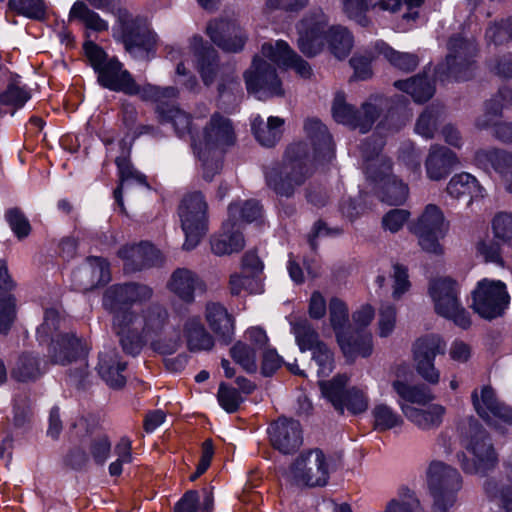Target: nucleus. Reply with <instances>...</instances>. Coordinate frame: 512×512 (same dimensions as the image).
Returning <instances> with one entry per match:
<instances>
[{
  "label": "nucleus",
  "instance_id": "obj_1",
  "mask_svg": "<svg viewBox=\"0 0 512 512\" xmlns=\"http://www.w3.org/2000/svg\"><path fill=\"white\" fill-rule=\"evenodd\" d=\"M85 54L97 73L98 83L111 91L122 92L129 96H139L141 100H158L165 96H174L172 88H161L152 84L139 85L123 64L115 57L109 58L106 52L94 42L84 44Z\"/></svg>",
  "mask_w": 512,
  "mask_h": 512
},
{
  "label": "nucleus",
  "instance_id": "obj_2",
  "mask_svg": "<svg viewBox=\"0 0 512 512\" xmlns=\"http://www.w3.org/2000/svg\"><path fill=\"white\" fill-rule=\"evenodd\" d=\"M308 144L297 142L289 145L283 165L274 164L265 169L268 187L277 195L291 197L295 188L301 186L312 175Z\"/></svg>",
  "mask_w": 512,
  "mask_h": 512
},
{
  "label": "nucleus",
  "instance_id": "obj_3",
  "mask_svg": "<svg viewBox=\"0 0 512 512\" xmlns=\"http://www.w3.org/2000/svg\"><path fill=\"white\" fill-rule=\"evenodd\" d=\"M458 431L463 446L470 451L475 461H466V455H457L461 462L462 469L467 473H486L497 463V456L489 435L473 417H468L459 423Z\"/></svg>",
  "mask_w": 512,
  "mask_h": 512
},
{
  "label": "nucleus",
  "instance_id": "obj_4",
  "mask_svg": "<svg viewBox=\"0 0 512 512\" xmlns=\"http://www.w3.org/2000/svg\"><path fill=\"white\" fill-rule=\"evenodd\" d=\"M448 53L444 63L437 66L435 74L440 81L454 79L468 80L472 77L478 53L477 44L472 37L462 34L452 35L447 43Z\"/></svg>",
  "mask_w": 512,
  "mask_h": 512
},
{
  "label": "nucleus",
  "instance_id": "obj_5",
  "mask_svg": "<svg viewBox=\"0 0 512 512\" xmlns=\"http://www.w3.org/2000/svg\"><path fill=\"white\" fill-rule=\"evenodd\" d=\"M208 204L200 191L184 195L178 207L181 227L185 234L183 249L192 250L208 229Z\"/></svg>",
  "mask_w": 512,
  "mask_h": 512
},
{
  "label": "nucleus",
  "instance_id": "obj_6",
  "mask_svg": "<svg viewBox=\"0 0 512 512\" xmlns=\"http://www.w3.org/2000/svg\"><path fill=\"white\" fill-rule=\"evenodd\" d=\"M427 475L433 512H447L455 504L456 494L462 487L459 472L443 462H432Z\"/></svg>",
  "mask_w": 512,
  "mask_h": 512
},
{
  "label": "nucleus",
  "instance_id": "obj_7",
  "mask_svg": "<svg viewBox=\"0 0 512 512\" xmlns=\"http://www.w3.org/2000/svg\"><path fill=\"white\" fill-rule=\"evenodd\" d=\"M449 224L446 222L441 209L428 204L418 219L410 226L411 232L418 238V244L423 251L440 256L444 247L440 243L448 232Z\"/></svg>",
  "mask_w": 512,
  "mask_h": 512
},
{
  "label": "nucleus",
  "instance_id": "obj_8",
  "mask_svg": "<svg viewBox=\"0 0 512 512\" xmlns=\"http://www.w3.org/2000/svg\"><path fill=\"white\" fill-rule=\"evenodd\" d=\"M458 293V284L451 278L435 279L429 285V294L433 299L436 313L467 329L471 325V320L469 313L459 302Z\"/></svg>",
  "mask_w": 512,
  "mask_h": 512
},
{
  "label": "nucleus",
  "instance_id": "obj_9",
  "mask_svg": "<svg viewBox=\"0 0 512 512\" xmlns=\"http://www.w3.org/2000/svg\"><path fill=\"white\" fill-rule=\"evenodd\" d=\"M509 302L506 285L500 280L482 279L472 291L471 308L486 320L502 316Z\"/></svg>",
  "mask_w": 512,
  "mask_h": 512
},
{
  "label": "nucleus",
  "instance_id": "obj_10",
  "mask_svg": "<svg viewBox=\"0 0 512 512\" xmlns=\"http://www.w3.org/2000/svg\"><path fill=\"white\" fill-rule=\"evenodd\" d=\"M289 477L293 484L300 487L326 485L329 470L324 453L314 449L300 454L289 468Z\"/></svg>",
  "mask_w": 512,
  "mask_h": 512
},
{
  "label": "nucleus",
  "instance_id": "obj_11",
  "mask_svg": "<svg viewBox=\"0 0 512 512\" xmlns=\"http://www.w3.org/2000/svg\"><path fill=\"white\" fill-rule=\"evenodd\" d=\"M348 380L347 375L340 374L330 381H320L319 386L324 397L340 414L344 413V409L353 415L361 414L368 408V398L356 387L346 390Z\"/></svg>",
  "mask_w": 512,
  "mask_h": 512
},
{
  "label": "nucleus",
  "instance_id": "obj_12",
  "mask_svg": "<svg viewBox=\"0 0 512 512\" xmlns=\"http://www.w3.org/2000/svg\"><path fill=\"white\" fill-rule=\"evenodd\" d=\"M206 33L215 45L232 53L242 51L248 39L238 21V15L232 10L224 11L219 18L210 21Z\"/></svg>",
  "mask_w": 512,
  "mask_h": 512
},
{
  "label": "nucleus",
  "instance_id": "obj_13",
  "mask_svg": "<svg viewBox=\"0 0 512 512\" xmlns=\"http://www.w3.org/2000/svg\"><path fill=\"white\" fill-rule=\"evenodd\" d=\"M110 314L112 315V330L119 338L124 353L131 356L138 355L144 345L141 313L131 308Z\"/></svg>",
  "mask_w": 512,
  "mask_h": 512
},
{
  "label": "nucleus",
  "instance_id": "obj_14",
  "mask_svg": "<svg viewBox=\"0 0 512 512\" xmlns=\"http://www.w3.org/2000/svg\"><path fill=\"white\" fill-rule=\"evenodd\" d=\"M244 79L247 91L256 94L258 99L284 95L276 69L258 56L254 57L251 67L244 73Z\"/></svg>",
  "mask_w": 512,
  "mask_h": 512
},
{
  "label": "nucleus",
  "instance_id": "obj_15",
  "mask_svg": "<svg viewBox=\"0 0 512 512\" xmlns=\"http://www.w3.org/2000/svg\"><path fill=\"white\" fill-rule=\"evenodd\" d=\"M445 352L446 343L435 334L420 337L413 344L416 371L428 383L435 385L439 382L440 372L434 366V359Z\"/></svg>",
  "mask_w": 512,
  "mask_h": 512
},
{
  "label": "nucleus",
  "instance_id": "obj_16",
  "mask_svg": "<svg viewBox=\"0 0 512 512\" xmlns=\"http://www.w3.org/2000/svg\"><path fill=\"white\" fill-rule=\"evenodd\" d=\"M332 115L336 122L366 133L379 117L380 110L376 105L368 102L363 103L360 110H356L346 102L343 93H337L332 104Z\"/></svg>",
  "mask_w": 512,
  "mask_h": 512
},
{
  "label": "nucleus",
  "instance_id": "obj_17",
  "mask_svg": "<svg viewBox=\"0 0 512 512\" xmlns=\"http://www.w3.org/2000/svg\"><path fill=\"white\" fill-rule=\"evenodd\" d=\"M328 21L320 8L312 9L300 21L298 47L308 57L317 55L323 48Z\"/></svg>",
  "mask_w": 512,
  "mask_h": 512
},
{
  "label": "nucleus",
  "instance_id": "obj_18",
  "mask_svg": "<svg viewBox=\"0 0 512 512\" xmlns=\"http://www.w3.org/2000/svg\"><path fill=\"white\" fill-rule=\"evenodd\" d=\"M382 170H376V163L367 168V178L377 185V194L381 201L390 205L402 204L408 196V187L394 175L390 159H379Z\"/></svg>",
  "mask_w": 512,
  "mask_h": 512
},
{
  "label": "nucleus",
  "instance_id": "obj_19",
  "mask_svg": "<svg viewBox=\"0 0 512 512\" xmlns=\"http://www.w3.org/2000/svg\"><path fill=\"white\" fill-rule=\"evenodd\" d=\"M153 290L145 284L128 282L108 287L103 295V307L109 313L131 309L132 305L148 301Z\"/></svg>",
  "mask_w": 512,
  "mask_h": 512
},
{
  "label": "nucleus",
  "instance_id": "obj_20",
  "mask_svg": "<svg viewBox=\"0 0 512 512\" xmlns=\"http://www.w3.org/2000/svg\"><path fill=\"white\" fill-rule=\"evenodd\" d=\"M471 400L477 414L488 425L496 427L498 421L512 425V409L498 400L491 386H483L480 391L473 390Z\"/></svg>",
  "mask_w": 512,
  "mask_h": 512
},
{
  "label": "nucleus",
  "instance_id": "obj_21",
  "mask_svg": "<svg viewBox=\"0 0 512 512\" xmlns=\"http://www.w3.org/2000/svg\"><path fill=\"white\" fill-rule=\"evenodd\" d=\"M118 21L121 25V40L128 52L131 53L135 48L149 49L154 43L145 18L133 16L126 9H119Z\"/></svg>",
  "mask_w": 512,
  "mask_h": 512
},
{
  "label": "nucleus",
  "instance_id": "obj_22",
  "mask_svg": "<svg viewBox=\"0 0 512 512\" xmlns=\"http://www.w3.org/2000/svg\"><path fill=\"white\" fill-rule=\"evenodd\" d=\"M474 161L485 171L493 170L504 189L512 193V152L498 148L480 149L476 151Z\"/></svg>",
  "mask_w": 512,
  "mask_h": 512
},
{
  "label": "nucleus",
  "instance_id": "obj_23",
  "mask_svg": "<svg viewBox=\"0 0 512 512\" xmlns=\"http://www.w3.org/2000/svg\"><path fill=\"white\" fill-rule=\"evenodd\" d=\"M268 432L272 446L283 454L296 452L303 443L302 427L292 418L279 417Z\"/></svg>",
  "mask_w": 512,
  "mask_h": 512
},
{
  "label": "nucleus",
  "instance_id": "obj_24",
  "mask_svg": "<svg viewBox=\"0 0 512 512\" xmlns=\"http://www.w3.org/2000/svg\"><path fill=\"white\" fill-rule=\"evenodd\" d=\"M76 289L87 292L110 281L109 265L101 257H88L86 262L72 273Z\"/></svg>",
  "mask_w": 512,
  "mask_h": 512
},
{
  "label": "nucleus",
  "instance_id": "obj_25",
  "mask_svg": "<svg viewBox=\"0 0 512 512\" xmlns=\"http://www.w3.org/2000/svg\"><path fill=\"white\" fill-rule=\"evenodd\" d=\"M261 53L279 67L294 69L303 78H310L312 75L309 63L293 51L285 41L279 40L275 44L264 43Z\"/></svg>",
  "mask_w": 512,
  "mask_h": 512
},
{
  "label": "nucleus",
  "instance_id": "obj_26",
  "mask_svg": "<svg viewBox=\"0 0 512 512\" xmlns=\"http://www.w3.org/2000/svg\"><path fill=\"white\" fill-rule=\"evenodd\" d=\"M234 127L229 118L214 113L204 129V142L201 147L224 151L235 143Z\"/></svg>",
  "mask_w": 512,
  "mask_h": 512
},
{
  "label": "nucleus",
  "instance_id": "obj_27",
  "mask_svg": "<svg viewBox=\"0 0 512 512\" xmlns=\"http://www.w3.org/2000/svg\"><path fill=\"white\" fill-rule=\"evenodd\" d=\"M175 90L174 96L161 97L158 100H151L155 102L156 112L161 123H171L174 127L176 134L183 137L191 132V116L178 106L170 104V101L178 97L179 91L176 87L168 86Z\"/></svg>",
  "mask_w": 512,
  "mask_h": 512
},
{
  "label": "nucleus",
  "instance_id": "obj_28",
  "mask_svg": "<svg viewBox=\"0 0 512 512\" xmlns=\"http://www.w3.org/2000/svg\"><path fill=\"white\" fill-rule=\"evenodd\" d=\"M190 48L196 57L197 69L203 83L211 86L220 71L217 51L212 46L204 44L203 38L198 35L190 39Z\"/></svg>",
  "mask_w": 512,
  "mask_h": 512
},
{
  "label": "nucleus",
  "instance_id": "obj_29",
  "mask_svg": "<svg viewBox=\"0 0 512 512\" xmlns=\"http://www.w3.org/2000/svg\"><path fill=\"white\" fill-rule=\"evenodd\" d=\"M84 355L81 339L73 333L59 334L51 340L47 357L52 364L67 365Z\"/></svg>",
  "mask_w": 512,
  "mask_h": 512
},
{
  "label": "nucleus",
  "instance_id": "obj_30",
  "mask_svg": "<svg viewBox=\"0 0 512 512\" xmlns=\"http://www.w3.org/2000/svg\"><path fill=\"white\" fill-rule=\"evenodd\" d=\"M118 256L124 261V270L127 272L153 266L160 259L159 251L148 242L125 245L119 249Z\"/></svg>",
  "mask_w": 512,
  "mask_h": 512
},
{
  "label": "nucleus",
  "instance_id": "obj_31",
  "mask_svg": "<svg viewBox=\"0 0 512 512\" xmlns=\"http://www.w3.org/2000/svg\"><path fill=\"white\" fill-rule=\"evenodd\" d=\"M336 337L342 352L348 358L368 357L372 353V335L365 329L348 326L346 330L339 331Z\"/></svg>",
  "mask_w": 512,
  "mask_h": 512
},
{
  "label": "nucleus",
  "instance_id": "obj_32",
  "mask_svg": "<svg viewBox=\"0 0 512 512\" xmlns=\"http://www.w3.org/2000/svg\"><path fill=\"white\" fill-rule=\"evenodd\" d=\"M126 362L120 359L119 353L114 347H106L99 354L98 373L101 378L114 389L122 388L126 383L123 371Z\"/></svg>",
  "mask_w": 512,
  "mask_h": 512
},
{
  "label": "nucleus",
  "instance_id": "obj_33",
  "mask_svg": "<svg viewBox=\"0 0 512 512\" xmlns=\"http://www.w3.org/2000/svg\"><path fill=\"white\" fill-rule=\"evenodd\" d=\"M167 287L183 302L192 303L195 291L204 290L205 284L196 272L182 267L172 272Z\"/></svg>",
  "mask_w": 512,
  "mask_h": 512
},
{
  "label": "nucleus",
  "instance_id": "obj_34",
  "mask_svg": "<svg viewBox=\"0 0 512 512\" xmlns=\"http://www.w3.org/2000/svg\"><path fill=\"white\" fill-rule=\"evenodd\" d=\"M206 321L218 340L228 345L234 337V320L227 309L220 303L210 302L206 305Z\"/></svg>",
  "mask_w": 512,
  "mask_h": 512
},
{
  "label": "nucleus",
  "instance_id": "obj_35",
  "mask_svg": "<svg viewBox=\"0 0 512 512\" xmlns=\"http://www.w3.org/2000/svg\"><path fill=\"white\" fill-rule=\"evenodd\" d=\"M456 163V155L450 149L432 145L425 161L427 177L433 181L446 178Z\"/></svg>",
  "mask_w": 512,
  "mask_h": 512
},
{
  "label": "nucleus",
  "instance_id": "obj_36",
  "mask_svg": "<svg viewBox=\"0 0 512 512\" xmlns=\"http://www.w3.org/2000/svg\"><path fill=\"white\" fill-rule=\"evenodd\" d=\"M304 129L314 147V160L329 161L333 157L332 137L318 119H307Z\"/></svg>",
  "mask_w": 512,
  "mask_h": 512
},
{
  "label": "nucleus",
  "instance_id": "obj_37",
  "mask_svg": "<svg viewBox=\"0 0 512 512\" xmlns=\"http://www.w3.org/2000/svg\"><path fill=\"white\" fill-rule=\"evenodd\" d=\"M233 222L227 219L222 225V232L210 240L211 251L217 256L238 253L244 248V238L239 227H231Z\"/></svg>",
  "mask_w": 512,
  "mask_h": 512
},
{
  "label": "nucleus",
  "instance_id": "obj_38",
  "mask_svg": "<svg viewBox=\"0 0 512 512\" xmlns=\"http://www.w3.org/2000/svg\"><path fill=\"white\" fill-rule=\"evenodd\" d=\"M183 336L190 352L209 351L214 347V338L199 317H190L184 322Z\"/></svg>",
  "mask_w": 512,
  "mask_h": 512
},
{
  "label": "nucleus",
  "instance_id": "obj_39",
  "mask_svg": "<svg viewBox=\"0 0 512 512\" xmlns=\"http://www.w3.org/2000/svg\"><path fill=\"white\" fill-rule=\"evenodd\" d=\"M400 407L405 417L422 430L438 428L445 413V408L438 404L430 405L427 409L402 403H400Z\"/></svg>",
  "mask_w": 512,
  "mask_h": 512
},
{
  "label": "nucleus",
  "instance_id": "obj_40",
  "mask_svg": "<svg viewBox=\"0 0 512 512\" xmlns=\"http://www.w3.org/2000/svg\"><path fill=\"white\" fill-rule=\"evenodd\" d=\"M284 119L271 116L265 123L261 116H256L251 129L256 140L264 147H273L282 137Z\"/></svg>",
  "mask_w": 512,
  "mask_h": 512
},
{
  "label": "nucleus",
  "instance_id": "obj_41",
  "mask_svg": "<svg viewBox=\"0 0 512 512\" xmlns=\"http://www.w3.org/2000/svg\"><path fill=\"white\" fill-rule=\"evenodd\" d=\"M394 86L409 94L417 103L428 101L435 93L434 83L426 74H418L406 80H397Z\"/></svg>",
  "mask_w": 512,
  "mask_h": 512
},
{
  "label": "nucleus",
  "instance_id": "obj_42",
  "mask_svg": "<svg viewBox=\"0 0 512 512\" xmlns=\"http://www.w3.org/2000/svg\"><path fill=\"white\" fill-rule=\"evenodd\" d=\"M392 388L400 398L399 404L426 405L434 400L430 388L424 384L411 385L401 380H395L392 382Z\"/></svg>",
  "mask_w": 512,
  "mask_h": 512
},
{
  "label": "nucleus",
  "instance_id": "obj_43",
  "mask_svg": "<svg viewBox=\"0 0 512 512\" xmlns=\"http://www.w3.org/2000/svg\"><path fill=\"white\" fill-rule=\"evenodd\" d=\"M218 98L226 105H237L243 96V90L238 77L233 69L221 71L220 81L217 87Z\"/></svg>",
  "mask_w": 512,
  "mask_h": 512
},
{
  "label": "nucleus",
  "instance_id": "obj_44",
  "mask_svg": "<svg viewBox=\"0 0 512 512\" xmlns=\"http://www.w3.org/2000/svg\"><path fill=\"white\" fill-rule=\"evenodd\" d=\"M446 190L451 197L455 199L469 198L470 202L473 197L480 195L481 187L474 176L463 172L450 179Z\"/></svg>",
  "mask_w": 512,
  "mask_h": 512
},
{
  "label": "nucleus",
  "instance_id": "obj_45",
  "mask_svg": "<svg viewBox=\"0 0 512 512\" xmlns=\"http://www.w3.org/2000/svg\"><path fill=\"white\" fill-rule=\"evenodd\" d=\"M292 332L295 335L296 343L299 349L304 352L312 350L318 344L323 343L320 340L318 332L306 318H294L291 322Z\"/></svg>",
  "mask_w": 512,
  "mask_h": 512
},
{
  "label": "nucleus",
  "instance_id": "obj_46",
  "mask_svg": "<svg viewBox=\"0 0 512 512\" xmlns=\"http://www.w3.org/2000/svg\"><path fill=\"white\" fill-rule=\"evenodd\" d=\"M375 48L393 67L403 72H411L419 64L417 55L396 51L384 42L377 43Z\"/></svg>",
  "mask_w": 512,
  "mask_h": 512
},
{
  "label": "nucleus",
  "instance_id": "obj_47",
  "mask_svg": "<svg viewBox=\"0 0 512 512\" xmlns=\"http://www.w3.org/2000/svg\"><path fill=\"white\" fill-rule=\"evenodd\" d=\"M262 207L256 200L243 203H232L228 207V219L233 222L231 227H239L242 222H253L261 216Z\"/></svg>",
  "mask_w": 512,
  "mask_h": 512
},
{
  "label": "nucleus",
  "instance_id": "obj_48",
  "mask_svg": "<svg viewBox=\"0 0 512 512\" xmlns=\"http://www.w3.org/2000/svg\"><path fill=\"white\" fill-rule=\"evenodd\" d=\"M141 315L144 341L145 338L160 333L168 321L167 310L158 304L150 305Z\"/></svg>",
  "mask_w": 512,
  "mask_h": 512
},
{
  "label": "nucleus",
  "instance_id": "obj_49",
  "mask_svg": "<svg viewBox=\"0 0 512 512\" xmlns=\"http://www.w3.org/2000/svg\"><path fill=\"white\" fill-rule=\"evenodd\" d=\"M69 17L70 19L79 20L87 29L96 32L108 30L107 22L103 20L98 13L88 8L82 1H77L73 4Z\"/></svg>",
  "mask_w": 512,
  "mask_h": 512
},
{
  "label": "nucleus",
  "instance_id": "obj_50",
  "mask_svg": "<svg viewBox=\"0 0 512 512\" xmlns=\"http://www.w3.org/2000/svg\"><path fill=\"white\" fill-rule=\"evenodd\" d=\"M42 373L39 359L31 353L20 355L12 369V377L21 382L36 380Z\"/></svg>",
  "mask_w": 512,
  "mask_h": 512
},
{
  "label": "nucleus",
  "instance_id": "obj_51",
  "mask_svg": "<svg viewBox=\"0 0 512 512\" xmlns=\"http://www.w3.org/2000/svg\"><path fill=\"white\" fill-rule=\"evenodd\" d=\"M328 41L331 52L338 59L347 57L353 46L352 35L341 26H335L329 30Z\"/></svg>",
  "mask_w": 512,
  "mask_h": 512
},
{
  "label": "nucleus",
  "instance_id": "obj_52",
  "mask_svg": "<svg viewBox=\"0 0 512 512\" xmlns=\"http://www.w3.org/2000/svg\"><path fill=\"white\" fill-rule=\"evenodd\" d=\"M442 112L443 107L438 104L426 107L416 122L415 131L426 139H432Z\"/></svg>",
  "mask_w": 512,
  "mask_h": 512
},
{
  "label": "nucleus",
  "instance_id": "obj_53",
  "mask_svg": "<svg viewBox=\"0 0 512 512\" xmlns=\"http://www.w3.org/2000/svg\"><path fill=\"white\" fill-rule=\"evenodd\" d=\"M229 290L231 295L238 296L243 291L249 294H257L262 292V283L260 277L252 276L244 273H233L229 278Z\"/></svg>",
  "mask_w": 512,
  "mask_h": 512
},
{
  "label": "nucleus",
  "instance_id": "obj_54",
  "mask_svg": "<svg viewBox=\"0 0 512 512\" xmlns=\"http://www.w3.org/2000/svg\"><path fill=\"white\" fill-rule=\"evenodd\" d=\"M503 101L499 94L485 102L484 113L477 117L475 122L479 129L493 127V133L495 132V126L501 123L498 120L502 117Z\"/></svg>",
  "mask_w": 512,
  "mask_h": 512
},
{
  "label": "nucleus",
  "instance_id": "obj_55",
  "mask_svg": "<svg viewBox=\"0 0 512 512\" xmlns=\"http://www.w3.org/2000/svg\"><path fill=\"white\" fill-rule=\"evenodd\" d=\"M224 151L199 147L197 154L202 162L203 177L206 181H211L222 168V156Z\"/></svg>",
  "mask_w": 512,
  "mask_h": 512
},
{
  "label": "nucleus",
  "instance_id": "obj_56",
  "mask_svg": "<svg viewBox=\"0 0 512 512\" xmlns=\"http://www.w3.org/2000/svg\"><path fill=\"white\" fill-rule=\"evenodd\" d=\"M8 8L18 15L34 20H43L46 16L43 0H9Z\"/></svg>",
  "mask_w": 512,
  "mask_h": 512
},
{
  "label": "nucleus",
  "instance_id": "obj_57",
  "mask_svg": "<svg viewBox=\"0 0 512 512\" xmlns=\"http://www.w3.org/2000/svg\"><path fill=\"white\" fill-rule=\"evenodd\" d=\"M374 425L379 431H386L403 424L402 417L386 404L376 405L373 409Z\"/></svg>",
  "mask_w": 512,
  "mask_h": 512
},
{
  "label": "nucleus",
  "instance_id": "obj_58",
  "mask_svg": "<svg viewBox=\"0 0 512 512\" xmlns=\"http://www.w3.org/2000/svg\"><path fill=\"white\" fill-rule=\"evenodd\" d=\"M230 356L245 371L249 373L256 372L257 364L255 348L250 347L244 342L238 341L231 347Z\"/></svg>",
  "mask_w": 512,
  "mask_h": 512
},
{
  "label": "nucleus",
  "instance_id": "obj_59",
  "mask_svg": "<svg viewBox=\"0 0 512 512\" xmlns=\"http://www.w3.org/2000/svg\"><path fill=\"white\" fill-rule=\"evenodd\" d=\"M384 142L383 139L377 135H372L367 140H365L361 146L362 157L365 160V173L367 174V168L370 164L376 163V170H382L379 159H388L384 155H380V152L383 148Z\"/></svg>",
  "mask_w": 512,
  "mask_h": 512
},
{
  "label": "nucleus",
  "instance_id": "obj_60",
  "mask_svg": "<svg viewBox=\"0 0 512 512\" xmlns=\"http://www.w3.org/2000/svg\"><path fill=\"white\" fill-rule=\"evenodd\" d=\"M16 318V298L12 293H0V334H7Z\"/></svg>",
  "mask_w": 512,
  "mask_h": 512
},
{
  "label": "nucleus",
  "instance_id": "obj_61",
  "mask_svg": "<svg viewBox=\"0 0 512 512\" xmlns=\"http://www.w3.org/2000/svg\"><path fill=\"white\" fill-rule=\"evenodd\" d=\"M492 230L497 240L512 245V213H497L492 220Z\"/></svg>",
  "mask_w": 512,
  "mask_h": 512
},
{
  "label": "nucleus",
  "instance_id": "obj_62",
  "mask_svg": "<svg viewBox=\"0 0 512 512\" xmlns=\"http://www.w3.org/2000/svg\"><path fill=\"white\" fill-rule=\"evenodd\" d=\"M30 97V93L24 87L19 86L17 83H10L7 88L0 93V103L18 109L23 107Z\"/></svg>",
  "mask_w": 512,
  "mask_h": 512
},
{
  "label": "nucleus",
  "instance_id": "obj_63",
  "mask_svg": "<svg viewBox=\"0 0 512 512\" xmlns=\"http://www.w3.org/2000/svg\"><path fill=\"white\" fill-rule=\"evenodd\" d=\"M485 37L489 43L495 45L512 41V18L491 24L486 30Z\"/></svg>",
  "mask_w": 512,
  "mask_h": 512
},
{
  "label": "nucleus",
  "instance_id": "obj_64",
  "mask_svg": "<svg viewBox=\"0 0 512 512\" xmlns=\"http://www.w3.org/2000/svg\"><path fill=\"white\" fill-rule=\"evenodd\" d=\"M401 499L391 500L384 512H419L420 502L408 488L401 489Z\"/></svg>",
  "mask_w": 512,
  "mask_h": 512
}]
</instances>
